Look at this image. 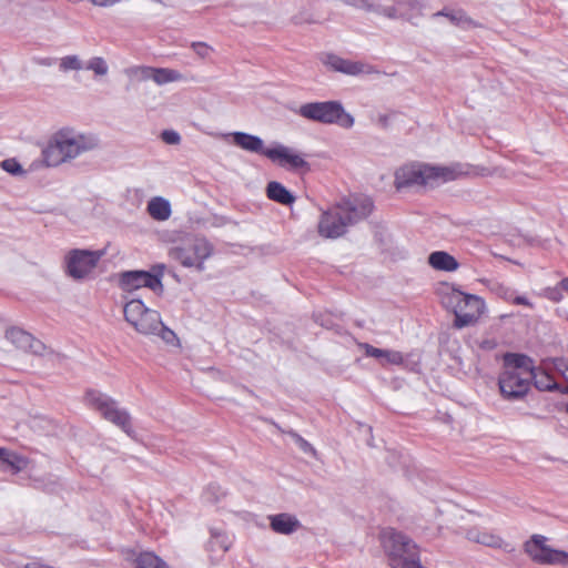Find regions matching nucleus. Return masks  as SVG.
<instances>
[{"instance_id":"nucleus-18","label":"nucleus","mask_w":568,"mask_h":568,"mask_svg":"<svg viewBox=\"0 0 568 568\" xmlns=\"http://www.w3.org/2000/svg\"><path fill=\"white\" fill-rule=\"evenodd\" d=\"M227 135L231 136L233 143L242 150L265 156V152L268 148L264 145V141L260 136L241 131H235Z\"/></svg>"},{"instance_id":"nucleus-42","label":"nucleus","mask_w":568,"mask_h":568,"mask_svg":"<svg viewBox=\"0 0 568 568\" xmlns=\"http://www.w3.org/2000/svg\"><path fill=\"white\" fill-rule=\"evenodd\" d=\"M90 1L94 6L109 7V6H112V4L116 3V2H119L120 0H90Z\"/></svg>"},{"instance_id":"nucleus-12","label":"nucleus","mask_w":568,"mask_h":568,"mask_svg":"<svg viewBox=\"0 0 568 568\" xmlns=\"http://www.w3.org/2000/svg\"><path fill=\"white\" fill-rule=\"evenodd\" d=\"M321 61L324 65L335 72H341L347 75L373 74L378 71L371 64L362 61H353L344 59L334 53H325L322 55Z\"/></svg>"},{"instance_id":"nucleus-22","label":"nucleus","mask_w":568,"mask_h":568,"mask_svg":"<svg viewBox=\"0 0 568 568\" xmlns=\"http://www.w3.org/2000/svg\"><path fill=\"white\" fill-rule=\"evenodd\" d=\"M146 212L155 221H166L172 214L171 203L162 196H153L148 202Z\"/></svg>"},{"instance_id":"nucleus-2","label":"nucleus","mask_w":568,"mask_h":568,"mask_svg":"<svg viewBox=\"0 0 568 568\" xmlns=\"http://www.w3.org/2000/svg\"><path fill=\"white\" fill-rule=\"evenodd\" d=\"M125 321L143 335H158L165 343L176 341L175 333L166 327L159 312L148 308L141 300H131L123 307Z\"/></svg>"},{"instance_id":"nucleus-33","label":"nucleus","mask_w":568,"mask_h":568,"mask_svg":"<svg viewBox=\"0 0 568 568\" xmlns=\"http://www.w3.org/2000/svg\"><path fill=\"white\" fill-rule=\"evenodd\" d=\"M59 69L62 72L80 71L84 69V64L79 55L70 54L59 60Z\"/></svg>"},{"instance_id":"nucleus-45","label":"nucleus","mask_w":568,"mask_h":568,"mask_svg":"<svg viewBox=\"0 0 568 568\" xmlns=\"http://www.w3.org/2000/svg\"><path fill=\"white\" fill-rule=\"evenodd\" d=\"M536 385H537L538 388L547 389V390H551L555 387V384H549V383L548 384H542V382H540V381H537Z\"/></svg>"},{"instance_id":"nucleus-4","label":"nucleus","mask_w":568,"mask_h":568,"mask_svg":"<svg viewBox=\"0 0 568 568\" xmlns=\"http://www.w3.org/2000/svg\"><path fill=\"white\" fill-rule=\"evenodd\" d=\"M382 544L392 568H424L418 546L407 535L387 528L382 532Z\"/></svg>"},{"instance_id":"nucleus-15","label":"nucleus","mask_w":568,"mask_h":568,"mask_svg":"<svg viewBox=\"0 0 568 568\" xmlns=\"http://www.w3.org/2000/svg\"><path fill=\"white\" fill-rule=\"evenodd\" d=\"M347 231L346 222L336 204L335 206L324 211L318 222V233L326 239H337Z\"/></svg>"},{"instance_id":"nucleus-29","label":"nucleus","mask_w":568,"mask_h":568,"mask_svg":"<svg viewBox=\"0 0 568 568\" xmlns=\"http://www.w3.org/2000/svg\"><path fill=\"white\" fill-rule=\"evenodd\" d=\"M152 81L158 85H164L171 82L183 80V74L174 69L169 68H153Z\"/></svg>"},{"instance_id":"nucleus-13","label":"nucleus","mask_w":568,"mask_h":568,"mask_svg":"<svg viewBox=\"0 0 568 568\" xmlns=\"http://www.w3.org/2000/svg\"><path fill=\"white\" fill-rule=\"evenodd\" d=\"M119 286L125 292H133L141 287H149L153 292H162V281L151 276L149 271H126L119 275Z\"/></svg>"},{"instance_id":"nucleus-40","label":"nucleus","mask_w":568,"mask_h":568,"mask_svg":"<svg viewBox=\"0 0 568 568\" xmlns=\"http://www.w3.org/2000/svg\"><path fill=\"white\" fill-rule=\"evenodd\" d=\"M165 265L164 264H158L152 267L150 271L151 276H155L158 281H161L163 274H164Z\"/></svg>"},{"instance_id":"nucleus-32","label":"nucleus","mask_w":568,"mask_h":568,"mask_svg":"<svg viewBox=\"0 0 568 568\" xmlns=\"http://www.w3.org/2000/svg\"><path fill=\"white\" fill-rule=\"evenodd\" d=\"M128 78L134 81H148L152 80L153 67L148 65H134L124 70Z\"/></svg>"},{"instance_id":"nucleus-3","label":"nucleus","mask_w":568,"mask_h":568,"mask_svg":"<svg viewBox=\"0 0 568 568\" xmlns=\"http://www.w3.org/2000/svg\"><path fill=\"white\" fill-rule=\"evenodd\" d=\"M442 304L454 313V327L458 329L476 324L486 311L481 297L456 288H449L442 294Z\"/></svg>"},{"instance_id":"nucleus-37","label":"nucleus","mask_w":568,"mask_h":568,"mask_svg":"<svg viewBox=\"0 0 568 568\" xmlns=\"http://www.w3.org/2000/svg\"><path fill=\"white\" fill-rule=\"evenodd\" d=\"M163 142L170 145H176L181 142V135L175 130H164L161 133Z\"/></svg>"},{"instance_id":"nucleus-39","label":"nucleus","mask_w":568,"mask_h":568,"mask_svg":"<svg viewBox=\"0 0 568 568\" xmlns=\"http://www.w3.org/2000/svg\"><path fill=\"white\" fill-rule=\"evenodd\" d=\"M191 48L202 59L207 58L210 53L213 51V49L204 42H193L191 44Z\"/></svg>"},{"instance_id":"nucleus-19","label":"nucleus","mask_w":568,"mask_h":568,"mask_svg":"<svg viewBox=\"0 0 568 568\" xmlns=\"http://www.w3.org/2000/svg\"><path fill=\"white\" fill-rule=\"evenodd\" d=\"M268 520L271 529L280 535H292L302 527L297 517L288 513L270 515Z\"/></svg>"},{"instance_id":"nucleus-1","label":"nucleus","mask_w":568,"mask_h":568,"mask_svg":"<svg viewBox=\"0 0 568 568\" xmlns=\"http://www.w3.org/2000/svg\"><path fill=\"white\" fill-rule=\"evenodd\" d=\"M99 148L100 139L97 134L62 129L53 135L43 155L49 165L57 166Z\"/></svg>"},{"instance_id":"nucleus-44","label":"nucleus","mask_w":568,"mask_h":568,"mask_svg":"<svg viewBox=\"0 0 568 568\" xmlns=\"http://www.w3.org/2000/svg\"><path fill=\"white\" fill-rule=\"evenodd\" d=\"M514 302L519 305L531 306L530 302L525 296H517Z\"/></svg>"},{"instance_id":"nucleus-11","label":"nucleus","mask_w":568,"mask_h":568,"mask_svg":"<svg viewBox=\"0 0 568 568\" xmlns=\"http://www.w3.org/2000/svg\"><path fill=\"white\" fill-rule=\"evenodd\" d=\"M545 537L534 535L530 540L525 544V550L530 558L541 564H561L568 565V552L554 550L542 545Z\"/></svg>"},{"instance_id":"nucleus-23","label":"nucleus","mask_w":568,"mask_h":568,"mask_svg":"<svg viewBox=\"0 0 568 568\" xmlns=\"http://www.w3.org/2000/svg\"><path fill=\"white\" fill-rule=\"evenodd\" d=\"M505 369H514L523 373H527L529 377L532 376L534 363L530 357L524 354L507 353L504 356Z\"/></svg>"},{"instance_id":"nucleus-25","label":"nucleus","mask_w":568,"mask_h":568,"mask_svg":"<svg viewBox=\"0 0 568 568\" xmlns=\"http://www.w3.org/2000/svg\"><path fill=\"white\" fill-rule=\"evenodd\" d=\"M366 356L381 358V363L390 365H400L404 362V357L400 352L393 349H382L374 347L369 344H363Z\"/></svg>"},{"instance_id":"nucleus-26","label":"nucleus","mask_w":568,"mask_h":568,"mask_svg":"<svg viewBox=\"0 0 568 568\" xmlns=\"http://www.w3.org/2000/svg\"><path fill=\"white\" fill-rule=\"evenodd\" d=\"M266 195L270 200L282 205H291L295 202V196L282 183L276 181L267 184Z\"/></svg>"},{"instance_id":"nucleus-20","label":"nucleus","mask_w":568,"mask_h":568,"mask_svg":"<svg viewBox=\"0 0 568 568\" xmlns=\"http://www.w3.org/2000/svg\"><path fill=\"white\" fill-rule=\"evenodd\" d=\"M344 3L363 10L368 13H376L387 19H395L399 16V12L395 8H386V0H379L375 3L373 0H342Z\"/></svg>"},{"instance_id":"nucleus-35","label":"nucleus","mask_w":568,"mask_h":568,"mask_svg":"<svg viewBox=\"0 0 568 568\" xmlns=\"http://www.w3.org/2000/svg\"><path fill=\"white\" fill-rule=\"evenodd\" d=\"M287 435L292 437V439L295 442V444L300 447L302 452L305 454H310L312 456L316 455L315 448L306 440L304 439L300 434H297L294 430H288Z\"/></svg>"},{"instance_id":"nucleus-47","label":"nucleus","mask_w":568,"mask_h":568,"mask_svg":"<svg viewBox=\"0 0 568 568\" xmlns=\"http://www.w3.org/2000/svg\"><path fill=\"white\" fill-rule=\"evenodd\" d=\"M213 489L219 490L220 495H224V493H223V491H221V488H220L219 486H215V485H211V486L207 488L206 494H210Z\"/></svg>"},{"instance_id":"nucleus-30","label":"nucleus","mask_w":568,"mask_h":568,"mask_svg":"<svg viewBox=\"0 0 568 568\" xmlns=\"http://www.w3.org/2000/svg\"><path fill=\"white\" fill-rule=\"evenodd\" d=\"M434 17H446L453 24L459 27L474 26V21L463 10L443 9L434 13Z\"/></svg>"},{"instance_id":"nucleus-43","label":"nucleus","mask_w":568,"mask_h":568,"mask_svg":"<svg viewBox=\"0 0 568 568\" xmlns=\"http://www.w3.org/2000/svg\"><path fill=\"white\" fill-rule=\"evenodd\" d=\"M557 286L561 288L562 293L568 294V277L562 278Z\"/></svg>"},{"instance_id":"nucleus-17","label":"nucleus","mask_w":568,"mask_h":568,"mask_svg":"<svg viewBox=\"0 0 568 568\" xmlns=\"http://www.w3.org/2000/svg\"><path fill=\"white\" fill-rule=\"evenodd\" d=\"M6 337L17 348H20L24 352H30L34 355H44L45 353V345L23 329L12 327L7 331Z\"/></svg>"},{"instance_id":"nucleus-9","label":"nucleus","mask_w":568,"mask_h":568,"mask_svg":"<svg viewBox=\"0 0 568 568\" xmlns=\"http://www.w3.org/2000/svg\"><path fill=\"white\" fill-rule=\"evenodd\" d=\"M102 251L71 250L65 256V272L73 280H84L97 267Z\"/></svg>"},{"instance_id":"nucleus-28","label":"nucleus","mask_w":568,"mask_h":568,"mask_svg":"<svg viewBox=\"0 0 568 568\" xmlns=\"http://www.w3.org/2000/svg\"><path fill=\"white\" fill-rule=\"evenodd\" d=\"M210 534L211 537L207 542V550L210 552L220 551L224 554L230 549L232 540L225 531L217 528H212Z\"/></svg>"},{"instance_id":"nucleus-27","label":"nucleus","mask_w":568,"mask_h":568,"mask_svg":"<svg viewBox=\"0 0 568 568\" xmlns=\"http://www.w3.org/2000/svg\"><path fill=\"white\" fill-rule=\"evenodd\" d=\"M28 462L24 457L13 452L0 448V469L18 473L26 468Z\"/></svg>"},{"instance_id":"nucleus-8","label":"nucleus","mask_w":568,"mask_h":568,"mask_svg":"<svg viewBox=\"0 0 568 568\" xmlns=\"http://www.w3.org/2000/svg\"><path fill=\"white\" fill-rule=\"evenodd\" d=\"M298 114L307 120L323 124H338L349 129L354 125V118L346 113L338 101L310 102L302 104Z\"/></svg>"},{"instance_id":"nucleus-16","label":"nucleus","mask_w":568,"mask_h":568,"mask_svg":"<svg viewBox=\"0 0 568 568\" xmlns=\"http://www.w3.org/2000/svg\"><path fill=\"white\" fill-rule=\"evenodd\" d=\"M265 156L273 162H277L281 166H288L293 170L310 169L302 154L281 143H276L273 148L267 149Z\"/></svg>"},{"instance_id":"nucleus-46","label":"nucleus","mask_w":568,"mask_h":568,"mask_svg":"<svg viewBox=\"0 0 568 568\" xmlns=\"http://www.w3.org/2000/svg\"><path fill=\"white\" fill-rule=\"evenodd\" d=\"M53 62H54V60L52 58H43L39 61L40 64L45 65V67L52 65Z\"/></svg>"},{"instance_id":"nucleus-14","label":"nucleus","mask_w":568,"mask_h":568,"mask_svg":"<svg viewBox=\"0 0 568 568\" xmlns=\"http://www.w3.org/2000/svg\"><path fill=\"white\" fill-rule=\"evenodd\" d=\"M337 205L347 227L369 216L374 207L373 201L366 196L343 200Z\"/></svg>"},{"instance_id":"nucleus-31","label":"nucleus","mask_w":568,"mask_h":568,"mask_svg":"<svg viewBox=\"0 0 568 568\" xmlns=\"http://www.w3.org/2000/svg\"><path fill=\"white\" fill-rule=\"evenodd\" d=\"M135 568H168V566L155 554L146 551L135 558Z\"/></svg>"},{"instance_id":"nucleus-5","label":"nucleus","mask_w":568,"mask_h":568,"mask_svg":"<svg viewBox=\"0 0 568 568\" xmlns=\"http://www.w3.org/2000/svg\"><path fill=\"white\" fill-rule=\"evenodd\" d=\"M457 172L448 166H434L426 164H410L399 168L395 173L397 190L434 185L437 182L455 180Z\"/></svg>"},{"instance_id":"nucleus-10","label":"nucleus","mask_w":568,"mask_h":568,"mask_svg":"<svg viewBox=\"0 0 568 568\" xmlns=\"http://www.w3.org/2000/svg\"><path fill=\"white\" fill-rule=\"evenodd\" d=\"M529 374H523L514 369H504L498 378V385L501 395L506 399H519L524 397L530 388Z\"/></svg>"},{"instance_id":"nucleus-21","label":"nucleus","mask_w":568,"mask_h":568,"mask_svg":"<svg viewBox=\"0 0 568 568\" xmlns=\"http://www.w3.org/2000/svg\"><path fill=\"white\" fill-rule=\"evenodd\" d=\"M466 537L468 540L481 544L493 548H504L508 551H511L513 548H509V544L505 542L503 538L498 535L486 530H479L477 528H471L467 530Z\"/></svg>"},{"instance_id":"nucleus-7","label":"nucleus","mask_w":568,"mask_h":568,"mask_svg":"<svg viewBox=\"0 0 568 568\" xmlns=\"http://www.w3.org/2000/svg\"><path fill=\"white\" fill-rule=\"evenodd\" d=\"M85 402L91 408L98 410L104 419L134 438L135 432L131 424V416L126 409L119 407L115 399L99 390L90 389L85 394Z\"/></svg>"},{"instance_id":"nucleus-6","label":"nucleus","mask_w":568,"mask_h":568,"mask_svg":"<svg viewBox=\"0 0 568 568\" xmlns=\"http://www.w3.org/2000/svg\"><path fill=\"white\" fill-rule=\"evenodd\" d=\"M213 245L201 236H186L181 243L170 247L169 256L184 267L204 271V262L213 254Z\"/></svg>"},{"instance_id":"nucleus-41","label":"nucleus","mask_w":568,"mask_h":568,"mask_svg":"<svg viewBox=\"0 0 568 568\" xmlns=\"http://www.w3.org/2000/svg\"><path fill=\"white\" fill-rule=\"evenodd\" d=\"M480 348L485 351H491L496 348L497 342L493 338L483 339L479 344Z\"/></svg>"},{"instance_id":"nucleus-34","label":"nucleus","mask_w":568,"mask_h":568,"mask_svg":"<svg viewBox=\"0 0 568 568\" xmlns=\"http://www.w3.org/2000/svg\"><path fill=\"white\" fill-rule=\"evenodd\" d=\"M84 69L92 71L97 77H104L109 72V65L102 57L91 58L84 65Z\"/></svg>"},{"instance_id":"nucleus-48","label":"nucleus","mask_w":568,"mask_h":568,"mask_svg":"<svg viewBox=\"0 0 568 568\" xmlns=\"http://www.w3.org/2000/svg\"><path fill=\"white\" fill-rule=\"evenodd\" d=\"M567 413H568V404H567Z\"/></svg>"},{"instance_id":"nucleus-36","label":"nucleus","mask_w":568,"mask_h":568,"mask_svg":"<svg viewBox=\"0 0 568 568\" xmlns=\"http://www.w3.org/2000/svg\"><path fill=\"white\" fill-rule=\"evenodd\" d=\"M0 166L12 175H22L24 173L23 168L16 159H7L0 163Z\"/></svg>"},{"instance_id":"nucleus-24","label":"nucleus","mask_w":568,"mask_h":568,"mask_svg":"<svg viewBox=\"0 0 568 568\" xmlns=\"http://www.w3.org/2000/svg\"><path fill=\"white\" fill-rule=\"evenodd\" d=\"M428 264L437 271L454 272L459 267L457 260L445 251H435L428 256Z\"/></svg>"},{"instance_id":"nucleus-38","label":"nucleus","mask_w":568,"mask_h":568,"mask_svg":"<svg viewBox=\"0 0 568 568\" xmlns=\"http://www.w3.org/2000/svg\"><path fill=\"white\" fill-rule=\"evenodd\" d=\"M542 295L552 302H560L564 298V293L557 285L554 287H546Z\"/></svg>"}]
</instances>
